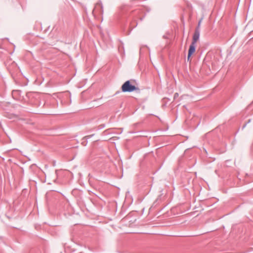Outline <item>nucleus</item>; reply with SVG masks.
<instances>
[{
	"instance_id": "f257e3e1",
	"label": "nucleus",
	"mask_w": 253,
	"mask_h": 253,
	"mask_svg": "<svg viewBox=\"0 0 253 253\" xmlns=\"http://www.w3.org/2000/svg\"><path fill=\"white\" fill-rule=\"evenodd\" d=\"M133 81H127L122 86V90L123 92H132L138 90L139 88L135 85Z\"/></svg>"
},
{
	"instance_id": "f03ea898",
	"label": "nucleus",
	"mask_w": 253,
	"mask_h": 253,
	"mask_svg": "<svg viewBox=\"0 0 253 253\" xmlns=\"http://www.w3.org/2000/svg\"><path fill=\"white\" fill-rule=\"evenodd\" d=\"M195 47H196L195 44H191L190 45L189 49L188 50V57H187L188 61H191L190 57L195 52V48H196Z\"/></svg>"
},
{
	"instance_id": "39448f33",
	"label": "nucleus",
	"mask_w": 253,
	"mask_h": 253,
	"mask_svg": "<svg viewBox=\"0 0 253 253\" xmlns=\"http://www.w3.org/2000/svg\"><path fill=\"white\" fill-rule=\"evenodd\" d=\"M200 24H201V21H200L199 23V26L200 25Z\"/></svg>"
},
{
	"instance_id": "20e7f679",
	"label": "nucleus",
	"mask_w": 253,
	"mask_h": 253,
	"mask_svg": "<svg viewBox=\"0 0 253 253\" xmlns=\"http://www.w3.org/2000/svg\"><path fill=\"white\" fill-rule=\"evenodd\" d=\"M178 94L177 93H176L175 94H174V98L178 96Z\"/></svg>"
},
{
	"instance_id": "7ed1b4c3",
	"label": "nucleus",
	"mask_w": 253,
	"mask_h": 253,
	"mask_svg": "<svg viewBox=\"0 0 253 253\" xmlns=\"http://www.w3.org/2000/svg\"><path fill=\"white\" fill-rule=\"evenodd\" d=\"M199 37H200L199 32L198 30H196L194 34L193 35L192 42L191 44H196V42L199 40Z\"/></svg>"
}]
</instances>
